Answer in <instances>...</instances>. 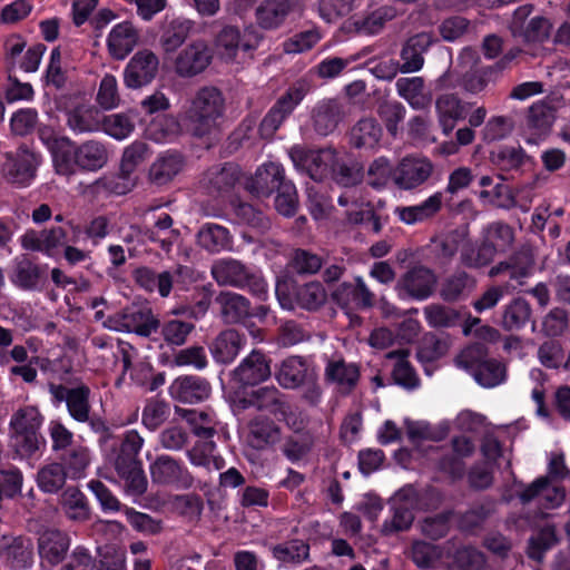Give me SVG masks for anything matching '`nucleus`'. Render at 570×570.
Here are the masks:
<instances>
[{
    "instance_id": "4468645a",
    "label": "nucleus",
    "mask_w": 570,
    "mask_h": 570,
    "mask_svg": "<svg viewBox=\"0 0 570 570\" xmlns=\"http://www.w3.org/2000/svg\"><path fill=\"white\" fill-rule=\"evenodd\" d=\"M10 283L23 292H39L42 289L46 277L41 267L27 255L16 256L9 273Z\"/></svg>"
},
{
    "instance_id": "58836bf2",
    "label": "nucleus",
    "mask_w": 570,
    "mask_h": 570,
    "mask_svg": "<svg viewBox=\"0 0 570 570\" xmlns=\"http://www.w3.org/2000/svg\"><path fill=\"white\" fill-rule=\"evenodd\" d=\"M397 94L414 109H424L431 102V97L424 90L422 77L399 78L396 80Z\"/></svg>"
},
{
    "instance_id": "cd10ccee",
    "label": "nucleus",
    "mask_w": 570,
    "mask_h": 570,
    "mask_svg": "<svg viewBox=\"0 0 570 570\" xmlns=\"http://www.w3.org/2000/svg\"><path fill=\"white\" fill-rule=\"evenodd\" d=\"M442 207V194L435 193L424 202L413 206L395 208V215L406 225H414L432 218Z\"/></svg>"
},
{
    "instance_id": "de8ad7c7",
    "label": "nucleus",
    "mask_w": 570,
    "mask_h": 570,
    "mask_svg": "<svg viewBox=\"0 0 570 570\" xmlns=\"http://www.w3.org/2000/svg\"><path fill=\"white\" fill-rule=\"evenodd\" d=\"M175 413L187 421L197 436L210 439L215 434V419L212 412L176 406Z\"/></svg>"
},
{
    "instance_id": "5fc2aeb1",
    "label": "nucleus",
    "mask_w": 570,
    "mask_h": 570,
    "mask_svg": "<svg viewBox=\"0 0 570 570\" xmlns=\"http://www.w3.org/2000/svg\"><path fill=\"white\" fill-rule=\"evenodd\" d=\"M100 128L114 139L124 140L134 132L135 122L129 114L118 112L105 116L100 122Z\"/></svg>"
},
{
    "instance_id": "f8f14e48",
    "label": "nucleus",
    "mask_w": 570,
    "mask_h": 570,
    "mask_svg": "<svg viewBox=\"0 0 570 570\" xmlns=\"http://www.w3.org/2000/svg\"><path fill=\"white\" fill-rule=\"evenodd\" d=\"M433 169L434 166L428 158L406 156L394 168L393 181L400 189L411 190L423 185Z\"/></svg>"
},
{
    "instance_id": "774afa93",
    "label": "nucleus",
    "mask_w": 570,
    "mask_h": 570,
    "mask_svg": "<svg viewBox=\"0 0 570 570\" xmlns=\"http://www.w3.org/2000/svg\"><path fill=\"white\" fill-rule=\"evenodd\" d=\"M488 350L483 344H473L465 347L456 357L455 364L473 375L480 365L487 360Z\"/></svg>"
},
{
    "instance_id": "a878e982",
    "label": "nucleus",
    "mask_w": 570,
    "mask_h": 570,
    "mask_svg": "<svg viewBox=\"0 0 570 570\" xmlns=\"http://www.w3.org/2000/svg\"><path fill=\"white\" fill-rule=\"evenodd\" d=\"M151 155L148 145L144 141L136 140L124 149L120 163L121 173L126 175L127 181L118 191L132 189L136 185L135 170L139 165L145 163Z\"/></svg>"
},
{
    "instance_id": "c85d7f7f",
    "label": "nucleus",
    "mask_w": 570,
    "mask_h": 570,
    "mask_svg": "<svg viewBox=\"0 0 570 570\" xmlns=\"http://www.w3.org/2000/svg\"><path fill=\"white\" fill-rule=\"evenodd\" d=\"M181 155L173 151L161 154L149 168L151 183L161 186L171 181L183 169Z\"/></svg>"
},
{
    "instance_id": "0eeeda50",
    "label": "nucleus",
    "mask_w": 570,
    "mask_h": 570,
    "mask_svg": "<svg viewBox=\"0 0 570 570\" xmlns=\"http://www.w3.org/2000/svg\"><path fill=\"white\" fill-rule=\"evenodd\" d=\"M288 154L294 166L306 173L315 181L326 177L336 164V150L332 148L307 150L302 146H294Z\"/></svg>"
},
{
    "instance_id": "79ce46f5",
    "label": "nucleus",
    "mask_w": 570,
    "mask_h": 570,
    "mask_svg": "<svg viewBox=\"0 0 570 570\" xmlns=\"http://www.w3.org/2000/svg\"><path fill=\"white\" fill-rule=\"evenodd\" d=\"M1 557L13 568L27 569L33 563V546L30 539L17 537L1 551Z\"/></svg>"
},
{
    "instance_id": "c756f323",
    "label": "nucleus",
    "mask_w": 570,
    "mask_h": 570,
    "mask_svg": "<svg viewBox=\"0 0 570 570\" xmlns=\"http://www.w3.org/2000/svg\"><path fill=\"white\" fill-rule=\"evenodd\" d=\"M245 337L235 330L222 332L213 342L210 351L213 357L224 364L235 360L240 350L245 346Z\"/></svg>"
},
{
    "instance_id": "49530a36",
    "label": "nucleus",
    "mask_w": 570,
    "mask_h": 570,
    "mask_svg": "<svg viewBox=\"0 0 570 570\" xmlns=\"http://www.w3.org/2000/svg\"><path fill=\"white\" fill-rule=\"evenodd\" d=\"M250 402L258 410L267 411L276 416H284L288 409L284 395L275 386L256 390L252 394Z\"/></svg>"
},
{
    "instance_id": "aec40b11",
    "label": "nucleus",
    "mask_w": 570,
    "mask_h": 570,
    "mask_svg": "<svg viewBox=\"0 0 570 570\" xmlns=\"http://www.w3.org/2000/svg\"><path fill=\"white\" fill-rule=\"evenodd\" d=\"M269 376V361L258 351H252L234 370V379L243 385H255L267 380Z\"/></svg>"
},
{
    "instance_id": "473e14b6",
    "label": "nucleus",
    "mask_w": 570,
    "mask_h": 570,
    "mask_svg": "<svg viewBox=\"0 0 570 570\" xmlns=\"http://www.w3.org/2000/svg\"><path fill=\"white\" fill-rule=\"evenodd\" d=\"M292 10L289 0H264L255 10L257 23L265 30L281 26Z\"/></svg>"
},
{
    "instance_id": "a18cd8bd",
    "label": "nucleus",
    "mask_w": 570,
    "mask_h": 570,
    "mask_svg": "<svg viewBox=\"0 0 570 570\" xmlns=\"http://www.w3.org/2000/svg\"><path fill=\"white\" fill-rule=\"evenodd\" d=\"M450 552L449 544L435 546L415 541L411 548V559L421 569L434 568Z\"/></svg>"
},
{
    "instance_id": "052dcab7",
    "label": "nucleus",
    "mask_w": 570,
    "mask_h": 570,
    "mask_svg": "<svg viewBox=\"0 0 570 570\" xmlns=\"http://www.w3.org/2000/svg\"><path fill=\"white\" fill-rule=\"evenodd\" d=\"M273 556L282 562L302 563L309 558V546L302 540H291L275 546Z\"/></svg>"
},
{
    "instance_id": "72a5a7b5",
    "label": "nucleus",
    "mask_w": 570,
    "mask_h": 570,
    "mask_svg": "<svg viewBox=\"0 0 570 570\" xmlns=\"http://www.w3.org/2000/svg\"><path fill=\"white\" fill-rule=\"evenodd\" d=\"M181 131L178 119L168 114H159L151 118L145 129L148 139L155 142H168L175 139Z\"/></svg>"
},
{
    "instance_id": "37998d69",
    "label": "nucleus",
    "mask_w": 570,
    "mask_h": 570,
    "mask_svg": "<svg viewBox=\"0 0 570 570\" xmlns=\"http://www.w3.org/2000/svg\"><path fill=\"white\" fill-rule=\"evenodd\" d=\"M532 309L523 298H514L502 309L501 326L505 331H519L531 320Z\"/></svg>"
},
{
    "instance_id": "e2e57ef3",
    "label": "nucleus",
    "mask_w": 570,
    "mask_h": 570,
    "mask_svg": "<svg viewBox=\"0 0 570 570\" xmlns=\"http://www.w3.org/2000/svg\"><path fill=\"white\" fill-rule=\"evenodd\" d=\"M75 147L68 138L55 140L52 146V158L57 173L69 175L75 165Z\"/></svg>"
},
{
    "instance_id": "0e129e2a",
    "label": "nucleus",
    "mask_w": 570,
    "mask_h": 570,
    "mask_svg": "<svg viewBox=\"0 0 570 570\" xmlns=\"http://www.w3.org/2000/svg\"><path fill=\"white\" fill-rule=\"evenodd\" d=\"M89 394L87 386H78L71 389L67 401V407L70 415L78 422H87L89 420Z\"/></svg>"
},
{
    "instance_id": "1a4fd4ad",
    "label": "nucleus",
    "mask_w": 570,
    "mask_h": 570,
    "mask_svg": "<svg viewBox=\"0 0 570 570\" xmlns=\"http://www.w3.org/2000/svg\"><path fill=\"white\" fill-rule=\"evenodd\" d=\"M105 325L112 331L132 332L140 336H149L157 330L158 321L150 309L131 306L110 316Z\"/></svg>"
},
{
    "instance_id": "4d7b16f0",
    "label": "nucleus",
    "mask_w": 570,
    "mask_h": 570,
    "mask_svg": "<svg viewBox=\"0 0 570 570\" xmlns=\"http://www.w3.org/2000/svg\"><path fill=\"white\" fill-rule=\"evenodd\" d=\"M474 380L483 387H495L507 379L505 365L497 360H485L480 368L473 372Z\"/></svg>"
},
{
    "instance_id": "bb28decb",
    "label": "nucleus",
    "mask_w": 570,
    "mask_h": 570,
    "mask_svg": "<svg viewBox=\"0 0 570 570\" xmlns=\"http://www.w3.org/2000/svg\"><path fill=\"white\" fill-rule=\"evenodd\" d=\"M67 126L77 134L94 132L100 129L98 109L90 104H78L66 111Z\"/></svg>"
},
{
    "instance_id": "20e7f679",
    "label": "nucleus",
    "mask_w": 570,
    "mask_h": 570,
    "mask_svg": "<svg viewBox=\"0 0 570 570\" xmlns=\"http://www.w3.org/2000/svg\"><path fill=\"white\" fill-rule=\"evenodd\" d=\"M210 273L220 286L248 288L261 299L267 294V284L257 271L235 258H220L213 263Z\"/></svg>"
},
{
    "instance_id": "2f4dec72",
    "label": "nucleus",
    "mask_w": 570,
    "mask_h": 570,
    "mask_svg": "<svg viewBox=\"0 0 570 570\" xmlns=\"http://www.w3.org/2000/svg\"><path fill=\"white\" fill-rule=\"evenodd\" d=\"M215 301L226 323H238L250 315L249 301L238 293L220 292Z\"/></svg>"
},
{
    "instance_id": "864d4df0",
    "label": "nucleus",
    "mask_w": 570,
    "mask_h": 570,
    "mask_svg": "<svg viewBox=\"0 0 570 570\" xmlns=\"http://www.w3.org/2000/svg\"><path fill=\"white\" fill-rule=\"evenodd\" d=\"M65 514L75 521H83L89 517V509L82 492L75 488H67L60 499Z\"/></svg>"
},
{
    "instance_id": "5701e85b",
    "label": "nucleus",
    "mask_w": 570,
    "mask_h": 570,
    "mask_svg": "<svg viewBox=\"0 0 570 570\" xmlns=\"http://www.w3.org/2000/svg\"><path fill=\"white\" fill-rule=\"evenodd\" d=\"M523 503L537 499L542 507L553 509L559 507L564 499V491L550 483L548 478H539L519 494Z\"/></svg>"
},
{
    "instance_id": "c9c22d12",
    "label": "nucleus",
    "mask_w": 570,
    "mask_h": 570,
    "mask_svg": "<svg viewBox=\"0 0 570 570\" xmlns=\"http://www.w3.org/2000/svg\"><path fill=\"white\" fill-rule=\"evenodd\" d=\"M452 450L453 455L442 459L440 466L453 476H462L464 472L463 460L474 453L475 445L470 438L461 435L453 438Z\"/></svg>"
},
{
    "instance_id": "bf43d9fd",
    "label": "nucleus",
    "mask_w": 570,
    "mask_h": 570,
    "mask_svg": "<svg viewBox=\"0 0 570 570\" xmlns=\"http://www.w3.org/2000/svg\"><path fill=\"white\" fill-rule=\"evenodd\" d=\"M475 282L465 272H459L446 278L441 288V296L444 301L455 302L465 292L473 289Z\"/></svg>"
},
{
    "instance_id": "c03bdc74",
    "label": "nucleus",
    "mask_w": 570,
    "mask_h": 570,
    "mask_svg": "<svg viewBox=\"0 0 570 570\" xmlns=\"http://www.w3.org/2000/svg\"><path fill=\"white\" fill-rule=\"evenodd\" d=\"M197 242L200 247L210 253H218L232 247V236L228 229L216 224L204 225L197 234Z\"/></svg>"
},
{
    "instance_id": "09e8293b",
    "label": "nucleus",
    "mask_w": 570,
    "mask_h": 570,
    "mask_svg": "<svg viewBox=\"0 0 570 570\" xmlns=\"http://www.w3.org/2000/svg\"><path fill=\"white\" fill-rule=\"evenodd\" d=\"M67 475L62 464L51 462L42 465L37 472V484L42 492L56 493L63 488Z\"/></svg>"
},
{
    "instance_id": "6e6d98bb",
    "label": "nucleus",
    "mask_w": 570,
    "mask_h": 570,
    "mask_svg": "<svg viewBox=\"0 0 570 570\" xmlns=\"http://www.w3.org/2000/svg\"><path fill=\"white\" fill-rule=\"evenodd\" d=\"M495 255L490 246L481 242L480 245L465 242L461 247V263L469 268H481L489 265Z\"/></svg>"
},
{
    "instance_id": "412c9836",
    "label": "nucleus",
    "mask_w": 570,
    "mask_h": 570,
    "mask_svg": "<svg viewBox=\"0 0 570 570\" xmlns=\"http://www.w3.org/2000/svg\"><path fill=\"white\" fill-rule=\"evenodd\" d=\"M334 299L343 307L355 305L357 307H372L374 294L361 276L354 278V283L344 282L333 293Z\"/></svg>"
},
{
    "instance_id": "f3484780",
    "label": "nucleus",
    "mask_w": 570,
    "mask_h": 570,
    "mask_svg": "<svg viewBox=\"0 0 570 570\" xmlns=\"http://www.w3.org/2000/svg\"><path fill=\"white\" fill-rule=\"evenodd\" d=\"M284 169L277 163H265L248 180L247 189L257 197H267L285 184Z\"/></svg>"
},
{
    "instance_id": "4c0bfd02",
    "label": "nucleus",
    "mask_w": 570,
    "mask_h": 570,
    "mask_svg": "<svg viewBox=\"0 0 570 570\" xmlns=\"http://www.w3.org/2000/svg\"><path fill=\"white\" fill-rule=\"evenodd\" d=\"M75 164L82 169L97 170L101 168L108 159L105 146L97 140H88L73 150Z\"/></svg>"
},
{
    "instance_id": "338daca9",
    "label": "nucleus",
    "mask_w": 570,
    "mask_h": 570,
    "mask_svg": "<svg viewBox=\"0 0 570 570\" xmlns=\"http://www.w3.org/2000/svg\"><path fill=\"white\" fill-rule=\"evenodd\" d=\"M168 415V403L163 400L150 399L142 410L141 422L148 430L155 431L167 420Z\"/></svg>"
},
{
    "instance_id": "680f3d73",
    "label": "nucleus",
    "mask_w": 570,
    "mask_h": 570,
    "mask_svg": "<svg viewBox=\"0 0 570 570\" xmlns=\"http://www.w3.org/2000/svg\"><path fill=\"white\" fill-rule=\"evenodd\" d=\"M326 291L318 282L302 285L296 291L297 304L308 311L320 308L326 302Z\"/></svg>"
},
{
    "instance_id": "8fccbe9b",
    "label": "nucleus",
    "mask_w": 570,
    "mask_h": 570,
    "mask_svg": "<svg viewBox=\"0 0 570 570\" xmlns=\"http://www.w3.org/2000/svg\"><path fill=\"white\" fill-rule=\"evenodd\" d=\"M395 16L396 10L393 7H381L367 17L356 19L351 22L353 29H348V31H355L358 33H377L383 29L384 24L394 19Z\"/></svg>"
},
{
    "instance_id": "6e6552de",
    "label": "nucleus",
    "mask_w": 570,
    "mask_h": 570,
    "mask_svg": "<svg viewBox=\"0 0 570 570\" xmlns=\"http://www.w3.org/2000/svg\"><path fill=\"white\" fill-rule=\"evenodd\" d=\"M153 483L177 489H188L194 478L187 466L179 460L168 455H158L149 465Z\"/></svg>"
},
{
    "instance_id": "e433bc0d",
    "label": "nucleus",
    "mask_w": 570,
    "mask_h": 570,
    "mask_svg": "<svg viewBox=\"0 0 570 570\" xmlns=\"http://www.w3.org/2000/svg\"><path fill=\"white\" fill-rule=\"evenodd\" d=\"M382 127L373 118L361 119L351 130V144L358 149L373 150L382 137Z\"/></svg>"
},
{
    "instance_id": "603ef678",
    "label": "nucleus",
    "mask_w": 570,
    "mask_h": 570,
    "mask_svg": "<svg viewBox=\"0 0 570 570\" xmlns=\"http://www.w3.org/2000/svg\"><path fill=\"white\" fill-rule=\"evenodd\" d=\"M406 350H396L386 354V357L394 361L392 375L394 381L404 387L412 389L417 385V377L407 361Z\"/></svg>"
},
{
    "instance_id": "6ab92c4d",
    "label": "nucleus",
    "mask_w": 570,
    "mask_h": 570,
    "mask_svg": "<svg viewBox=\"0 0 570 570\" xmlns=\"http://www.w3.org/2000/svg\"><path fill=\"white\" fill-rule=\"evenodd\" d=\"M315 372L307 361L301 356L285 358L275 372V377L284 389H297Z\"/></svg>"
},
{
    "instance_id": "dca6fc26",
    "label": "nucleus",
    "mask_w": 570,
    "mask_h": 570,
    "mask_svg": "<svg viewBox=\"0 0 570 570\" xmlns=\"http://www.w3.org/2000/svg\"><path fill=\"white\" fill-rule=\"evenodd\" d=\"M343 104L335 98L320 100L312 110V125L316 134L327 136L332 134L344 119Z\"/></svg>"
},
{
    "instance_id": "39448f33",
    "label": "nucleus",
    "mask_w": 570,
    "mask_h": 570,
    "mask_svg": "<svg viewBox=\"0 0 570 570\" xmlns=\"http://www.w3.org/2000/svg\"><path fill=\"white\" fill-rule=\"evenodd\" d=\"M184 38H165L163 48L171 52L181 47L176 60L175 70L184 78H191L202 73L212 62L213 51L203 39L184 43Z\"/></svg>"
},
{
    "instance_id": "a19ab883",
    "label": "nucleus",
    "mask_w": 570,
    "mask_h": 570,
    "mask_svg": "<svg viewBox=\"0 0 570 570\" xmlns=\"http://www.w3.org/2000/svg\"><path fill=\"white\" fill-rule=\"evenodd\" d=\"M482 242L492 248L494 255L505 253L513 245L514 230L503 222L491 223L482 230Z\"/></svg>"
},
{
    "instance_id": "9b49d317",
    "label": "nucleus",
    "mask_w": 570,
    "mask_h": 570,
    "mask_svg": "<svg viewBox=\"0 0 570 570\" xmlns=\"http://www.w3.org/2000/svg\"><path fill=\"white\" fill-rule=\"evenodd\" d=\"M436 285V276L424 266H415L400 277L395 291L401 298L423 301L431 296Z\"/></svg>"
},
{
    "instance_id": "2eb2a0df",
    "label": "nucleus",
    "mask_w": 570,
    "mask_h": 570,
    "mask_svg": "<svg viewBox=\"0 0 570 570\" xmlns=\"http://www.w3.org/2000/svg\"><path fill=\"white\" fill-rule=\"evenodd\" d=\"M158 65V58L151 51L137 52L125 68V85L138 89L150 83L157 75Z\"/></svg>"
},
{
    "instance_id": "7c9ffc66",
    "label": "nucleus",
    "mask_w": 570,
    "mask_h": 570,
    "mask_svg": "<svg viewBox=\"0 0 570 570\" xmlns=\"http://www.w3.org/2000/svg\"><path fill=\"white\" fill-rule=\"evenodd\" d=\"M435 108L439 117V122L445 135H449L454 124L459 119L465 117V106L459 97L452 94H444L438 97Z\"/></svg>"
},
{
    "instance_id": "13d9d810",
    "label": "nucleus",
    "mask_w": 570,
    "mask_h": 570,
    "mask_svg": "<svg viewBox=\"0 0 570 570\" xmlns=\"http://www.w3.org/2000/svg\"><path fill=\"white\" fill-rule=\"evenodd\" d=\"M430 42H422L420 38H409L401 52L403 63L401 65V72H415L423 67L424 59L423 52L429 47Z\"/></svg>"
},
{
    "instance_id": "ddd939ff",
    "label": "nucleus",
    "mask_w": 570,
    "mask_h": 570,
    "mask_svg": "<svg viewBox=\"0 0 570 570\" xmlns=\"http://www.w3.org/2000/svg\"><path fill=\"white\" fill-rule=\"evenodd\" d=\"M66 232L61 227L41 230L28 229L20 237V245L29 252L42 253L48 257L56 256L66 243Z\"/></svg>"
},
{
    "instance_id": "f704fd0d",
    "label": "nucleus",
    "mask_w": 570,
    "mask_h": 570,
    "mask_svg": "<svg viewBox=\"0 0 570 570\" xmlns=\"http://www.w3.org/2000/svg\"><path fill=\"white\" fill-rule=\"evenodd\" d=\"M134 279L145 291H157L161 297H167L173 287L174 275L167 271L157 274L149 267H139L134 272Z\"/></svg>"
},
{
    "instance_id": "f03ea898",
    "label": "nucleus",
    "mask_w": 570,
    "mask_h": 570,
    "mask_svg": "<svg viewBox=\"0 0 570 570\" xmlns=\"http://www.w3.org/2000/svg\"><path fill=\"white\" fill-rule=\"evenodd\" d=\"M225 111V98L222 91L213 86L197 90L186 114L187 128L196 137L212 134Z\"/></svg>"
},
{
    "instance_id": "7ed1b4c3",
    "label": "nucleus",
    "mask_w": 570,
    "mask_h": 570,
    "mask_svg": "<svg viewBox=\"0 0 570 570\" xmlns=\"http://www.w3.org/2000/svg\"><path fill=\"white\" fill-rule=\"evenodd\" d=\"M43 416L33 405L19 407L10 417L9 441L13 452L20 458L33 455L43 443L40 429Z\"/></svg>"
},
{
    "instance_id": "a211bd4d",
    "label": "nucleus",
    "mask_w": 570,
    "mask_h": 570,
    "mask_svg": "<svg viewBox=\"0 0 570 570\" xmlns=\"http://www.w3.org/2000/svg\"><path fill=\"white\" fill-rule=\"evenodd\" d=\"M210 394L209 383L199 376L185 375L173 381L169 395L183 403H197L206 400Z\"/></svg>"
},
{
    "instance_id": "b1692460",
    "label": "nucleus",
    "mask_w": 570,
    "mask_h": 570,
    "mask_svg": "<svg viewBox=\"0 0 570 570\" xmlns=\"http://www.w3.org/2000/svg\"><path fill=\"white\" fill-rule=\"evenodd\" d=\"M115 468L128 495L139 497L146 492L148 481L139 461L116 460Z\"/></svg>"
},
{
    "instance_id": "ea45409f",
    "label": "nucleus",
    "mask_w": 570,
    "mask_h": 570,
    "mask_svg": "<svg viewBox=\"0 0 570 570\" xmlns=\"http://www.w3.org/2000/svg\"><path fill=\"white\" fill-rule=\"evenodd\" d=\"M216 444L210 439L198 441L187 451L189 462L195 466L205 468L208 471L220 470L225 466V460L215 454Z\"/></svg>"
},
{
    "instance_id": "3c124183",
    "label": "nucleus",
    "mask_w": 570,
    "mask_h": 570,
    "mask_svg": "<svg viewBox=\"0 0 570 570\" xmlns=\"http://www.w3.org/2000/svg\"><path fill=\"white\" fill-rule=\"evenodd\" d=\"M279 439V430L273 421L258 416L249 423V442L256 449H263Z\"/></svg>"
},
{
    "instance_id": "69168bd1",
    "label": "nucleus",
    "mask_w": 570,
    "mask_h": 570,
    "mask_svg": "<svg viewBox=\"0 0 570 570\" xmlns=\"http://www.w3.org/2000/svg\"><path fill=\"white\" fill-rule=\"evenodd\" d=\"M96 101L104 110H111L119 106L120 95L118 82L115 76L105 75L100 80Z\"/></svg>"
},
{
    "instance_id": "423d86ee",
    "label": "nucleus",
    "mask_w": 570,
    "mask_h": 570,
    "mask_svg": "<svg viewBox=\"0 0 570 570\" xmlns=\"http://www.w3.org/2000/svg\"><path fill=\"white\" fill-rule=\"evenodd\" d=\"M38 165L37 155L26 146H21L14 153L6 154L2 175L9 184L20 188L27 187L35 179Z\"/></svg>"
},
{
    "instance_id": "393cba45",
    "label": "nucleus",
    "mask_w": 570,
    "mask_h": 570,
    "mask_svg": "<svg viewBox=\"0 0 570 570\" xmlns=\"http://www.w3.org/2000/svg\"><path fill=\"white\" fill-rule=\"evenodd\" d=\"M240 170L236 164L226 163L209 168L202 178V185L208 193H223L229 190L238 180Z\"/></svg>"
},
{
    "instance_id": "f257e3e1",
    "label": "nucleus",
    "mask_w": 570,
    "mask_h": 570,
    "mask_svg": "<svg viewBox=\"0 0 570 570\" xmlns=\"http://www.w3.org/2000/svg\"><path fill=\"white\" fill-rule=\"evenodd\" d=\"M441 502L440 493L432 488L416 489L406 485L392 498V517L384 521L382 532L393 534L407 530L414 520V512L436 508Z\"/></svg>"
},
{
    "instance_id": "9d476101",
    "label": "nucleus",
    "mask_w": 570,
    "mask_h": 570,
    "mask_svg": "<svg viewBox=\"0 0 570 570\" xmlns=\"http://www.w3.org/2000/svg\"><path fill=\"white\" fill-rule=\"evenodd\" d=\"M70 546L68 533L58 529H45L37 541L40 566L43 569H53L66 559Z\"/></svg>"
},
{
    "instance_id": "4be33fe9",
    "label": "nucleus",
    "mask_w": 570,
    "mask_h": 570,
    "mask_svg": "<svg viewBox=\"0 0 570 570\" xmlns=\"http://www.w3.org/2000/svg\"><path fill=\"white\" fill-rule=\"evenodd\" d=\"M325 379L335 385L343 394L352 392L360 380V368L354 363H346L344 360L328 361L325 367Z\"/></svg>"
}]
</instances>
